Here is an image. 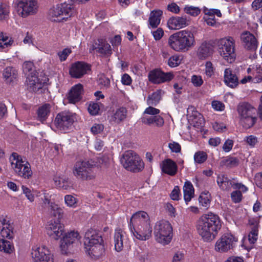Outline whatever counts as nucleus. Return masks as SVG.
I'll return each mask as SVG.
<instances>
[{
  "label": "nucleus",
  "mask_w": 262,
  "mask_h": 262,
  "mask_svg": "<svg viewBox=\"0 0 262 262\" xmlns=\"http://www.w3.org/2000/svg\"><path fill=\"white\" fill-rule=\"evenodd\" d=\"M221 227L219 216L211 212L203 215L197 223L198 233L205 241L214 239Z\"/></svg>",
  "instance_id": "f257e3e1"
},
{
  "label": "nucleus",
  "mask_w": 262,
  "mask_h": 262,
  "mask_svg": "<svg viewBox=\"0 0 262 262\" xmlns=\"http://www.w3.org/2000/svg\"><path fill=\"white\" fill-rule=\"evenodd\" d=\"M129 225L132 232L137 239L146 241L151 237L152 228L146 212L141 211L134 213L130 220Z\"/></svg>",
  "instance_id": "f03ea898"
},
{
  "label": "nucleus",
  "mask_w": 262,
  "mask_h": 262,
  "mask_svg": "<svg viewBox=\"0 0 262 262\" xmlns=\"http://www.w3.org/2000/svg\"><path fill=\"white\" fill-rule=\"evenodd\" d=\"M169 47L177 52H186L195 44L193 34L188 30H184L171 35L168 40Z\"/></svg>",
  "instance_id": "7ed1b4c3"
},
{
  "label": "nucleus",
  "mask_w": 262,
  "mask_h": 262,
  "mask_svg": "<svg viewBox=\"0 0 262 262\" xmlns=\"http://www.w3.org/2000/svg\"><path fill=\"white\" fill-rule=\"evenodd\" d=\"M11 166L16 176L25 179H30L32 171L30 163L16 152H13L9 158Z\"/></svg>",
  "instance_id": "20e7f679"
},
{
  "label": "nucleus",
  "mask_w": 262,
  "mask_h": 262,
  "mask_svg": "<svg viewBox=\"0 0 262 262\" xmlns=\"http://www.w3.org/2000/svg\"><path fill=\"white\" fill-rule=\"evenodd\" d=\"M241 125L245 128L253 126L256 121V109L247 102L240 103L237 107Z\"/></svg>",
  "instance_id": "39448f33"
},
{
  "label": "nucleus",
  "mask_w": 262,
  "mask_h": 262,
  "mask_svg": "<svg viewBox=\"0 0 262 262\" xmlns=\"http://www.w3.org/2000/svg\"><path fill=\"white\" fill-rule=\"evenodd\" d=\"M120 162L124 168L134 172H139L144 167V162L132 150L125 151L121 157Z\"/></svg>",
  "instance_id": "423d86ee"
},
{
  "label": "nucleus",
  "mask_w": 262,
  "mask_h": 262,
  "mask_svg": "<svg viewBox=\"0 0 262 262\" xmlns=\"http://www.w3.org/2000/svg\"><path fill=\"white\" fill-rule=\"evenodd\" d=\"M156 240L163 245L168 244L172 237V228L169 222L162 220L156 223L154 230Z\"/></svg>",
  "instance_id": "0eeeda50"
},
{
  "label": "nucleus",
  "mask_w": 262,
  "mask_h": 262,
  "mask_svg": "<svg viewBox=\"0 0 262 262\" xmlns=\"http://www.w3.org/2000/svg\"><path fill=\"white\" fill-rule=\"evenodd\" d=\"M72 5L66 3L58 4L51 9L49 13V19L53 21L67 20L74 14Z\"/></svg>",
  "instance_id": "6e6552de"
},
{
  "label": "nucleus",
  "mask_w": 262,
  "mask_h": 262,
  "mask_svg": "<svg viewBox=\"0 0 262 262\" xmlns=\"http://www.w3.org/2000/svg\"><path fill=\"white\" fill-rule=\"evenodd\" d=\"M234 40L229 37L222 38L218 41V50L220 55L229 63L234 61L236 57L234 52Z\"/></svg>",
  "instance_id": "1a4fd4ad"
},
{
  "label": "nucleus",
  "mask_w": 262,
  "mask_h": 262,
  "mask_svg": "<svg viewBox=\"0 0 262 262\" xmlns=\"http://www.w3.org/2000/svg\"><path fill=\"white\" fill-rule=\"evenodd\" d=\"M80 237L77 231H72L64 234L60 244L61 253L63 254L71 253L72 249L79 243Z\"/></svg>",
  "instance_id": "9d476101"
},
{
  "label": "nucleus",
  "mask_w": 262,
  "mask_h": 262,
  "mask_svg": "<svg viewBox=\"0 0 262 262\" xmlns=\"http://www.w3.org/2000/svg\"><path fill=\"white\" fill-rule=\"evenodd\" d=\"M93 168V165L90 164L89 161L77 162L74 166L73 173L77 178L85 180H92L95 177Z\"/></svg>",
  "instance_id": "9b49d317"
},
{
  "label": "nucleus",
  "mask_w": 262,
  "mask_h": 262,
  "mask_svg": "<svg viewBox=\"0 0 262 262\" xmlns=\"http://www.w3.org/2000/svg\"><path fill=\"white\" fill-rule=\"evenodd\" d=\"M17 10L24 17L36 13L38 9L37 0H18Z\"/></svg>",
  "instance_id": "f8f14e48"
},
{
  "label": "nucleus",
  "mask_w": 262,
  "mask_h": 262,
  "mask_svg": "<svg viewBox=\"0 0 262 262\" xmlns=\"http://www.w3.org/2000/svg\"><path fill=\"white\" fill-rule=\"evenodd\" d=\"M74 116L69 112H62L57 114L55 119L56 126L60 130L69 129L74 122Z\"/></svg>",
  "instance_id": "ddd939ff"
},
{
  "label": "nucleus",
  "mask_w": 262,
  "mask_h": 262,
  "mask_svg": "<svg viewBox=\"0 0 262 262\" xmlns=\"http://www.w3.org/2000/svg\"><path fill=\"white\" fill-rule=\"evenodd\" d=\"M35 262H53V255L45 246H34L31 252Z\"/></svg>",
  "instance_id": "4468645a"
},
{
  "label": "nucleus",
  "mask_w": 262,
  "mask_h": 262,
  "mask_svg": "<svg viewBox=\"0 0 262 262\" xmlns=\"http://www.w3.org/2000/svg\"><path fill=\"white\" fill-rule=\"evenodd\" d=\"M237 239L231 234L227 233L223 235L216 242L215 249L221 252H226L232 249Z\"/></svg>",
  "instance_id": "2eb2a0df"
},
{
  "label": "nucleus",
  "mask_w": 262,
  "mask_h": 262,
  "mask_svg": "<svg viewBox=\"0 0 262 262\" xmlns=\"http://www.w3.org/2000/svg\"><path fill=\"white\" fill-rule=\"evenodd\" d=\"M150 81L155 84H160L170 81L173 78V75L170 73H164L160 70H154L150 71L148 75Z\"/></svg>",
  "instance_id": "dca6fc26"
},
{
  "label": "nucleus",
  "mask_w": 262,
  "mask_h": 262,
  "mask_svg": "<svg viewBox=\"0 0 262 262\" xmlns=\"http://www.w3.org/2000/svg\"><path fill=\"white\" fill-rule=\"evenodd\" d=\"M96 51L104 56H109L112 54L110 45L103 39H98L93 44L90 49V52Z\"/></svg>",
  "instance_id": "f3484780"
},
{
  "label": "nucleus",
  "mask_w": 262,
  "mask_h": 262,
  "mask_svg": "<svg viewBox=\"0 0 262 262\" xmlns=\"http://www.w3.org/2000/svg\"><path fill=\"white\" fill-rule=\"evenodd\" d=\"M47 234L52 238L58 239L63 235L64 226L59 222H51L46 227Z\"/></svg>",
  "instance_id": "a211bd4d"
},
{
  "label": "nucleus",
  "mask_w": 262,
  "mask_h": 262,
  "mask_svg": "<svg viewBox=\"0 0 262 262\" xmlns=\"http://www.w3.org/2000/svg\"><path fill=\"white\" fill-rule=\"evenodd\" d=\"M90 70V66L81 61H78L74 63L70 70V74L72 77L79 78L86 73Z\"/></svg>",
  "instance_id": "6ab92c4d"
},
{
  "label": "nucleus",
  "mask_w": 262,
  "mask_h": 262,
  "mask_svg": "<svg viewBox=\"0 0 262 262\" xmlns=\"http://www.w3.org/2000/svg\"><path fill=\"white\" fill-rule=\"evenodd\" d=\"M241 38L245 49L251 51L256 50L257 48V41L253 34L246 31L241 34Z\"/></svg>",
  "instance_id": "aec40b11"
},
{
  "label": "nucleus",
  "mask_w": 262,
  "mask_h": 262,
  "mask_svg": "<svg viewBox=\"0 0 262 262\" xmlns=\"http://www.w3.org/2000/svg\"><path fill=\"white\" fill-rule=\"evenodd\" d=\"M102 243H98L96 244L84 245L86 252L92 259H97L104 253V246Z\"/></svg>",
  "instance_id": "412c9836"
},
{
  "label": "nucleus",
  "mask_w": 262,
  "mask_h": 262,
  "mask_svg": "<svg viewBox=\"0 0 262 262\" xmlns=\"http://www.w3.org/2000/svg\"><path fill=\"white\" fill-rule=\"evenodd\" d=\"M28 89L30 91L36 92L41 89L44 84L46 83V80H40L35 74L28 76L26 80Z\"/></svg>",
  "instance_id": "4be33fe9"
},
{
  "label": "nucleus",
  "mask_w": 262,
  "mask_h": 262,
  "mask_svg": "<svg viewBox=\"0 0 262 262\" xmlns=\"http://www.w3.org/2000/svg\"><path fill=\"white\" fill-rule=\"evenodd\" d=\"M189 25V20L183 16H173L167 21V26L170 30H179Z\"/></svg>",
  "instance_id": "5701e85b"
},
{
  "label": "nucleus",
  "mask_w": 262,
  "mask_h": 262,
  "mask_svg": "<svg viewBox=\"0 0 262 262\" xmlns=\"http://www.w3.org/2000/svg\"><path fill=\"white\" fill-rule=\"evenodd\" d=\"M125 232L121 229L115 230L114 234L115 249L118 252L123 250L124 244L128 246L127 239L125 238Z\"/></svg>",
  "instance_id": "b1692460"
},
{
  "label": "nucleus",
  "mask_w": 262,
  "mask_h": 262,
  "mask_svg": "<svg viewBox=\"0 0 262 262\" xmlns=\"http://www.w3.org/2000/svg\"><path fill=\"white\" fill-rule=\"evenodd\" d=\"M160 167L162 172L170 176L176 175L178 171L177 164L170 159L163 160L160 164Z\"/></svg>",
  "instance_id": "393cba45"
},
{
  "label": "nucleus",
  "mask_w": 262,
  "mask_h": 262,
  "mask_svg": "<svg viewBox=\"0 0 262 262\" xmlns=\"http://www.w3.org/2000/svg\"><path fill=\"white\" fill-rule=\"evenodd\" d=\"M103 239L101 235L96 230L90 229L85 233L84 237V245L96 244L98 243H102Z\"/></svg>",
  "instance_id": "a878e982"
},
{
  "label": "nucleus",
  "mask_w": 262,
  "mask_h": 262,
  "mask_svg": "<svg viewBox=\"0 0 262 262\" xmlns=\"http://www.w3.org/2000/svg\"><path fill=\"white\" fill-rule=\"evenodd\" d=\"M224 78L225 83L231 88H235L239 84L237 76L229 68L225 70Z\"/></svg>",
  "instance_id": "bb28decb"
},
{
  "label": "nucleus",
  "mask_w": 262,
  "mask_h": 262,
  "mask_svg": "<svg viewBox=\"0 0 262 262\" xmlns=\"http://www.w3.org/2000/svg\"><path fill=\"white\" fill-rule=\"evenodd\" d=\"M213 52V46L208 42H204L199 47L196 55L199 59L204 60L211 56Z\"/></svg>",
  "instance_id": "cd10ccee"
},
{
  "label": "nucleus",
  "mask_w": 262,
  "mask_h": 262,
  "mask_svg": "<svg viewBox=\"0 0 262 262\" xmlns=\"http://www.w3.org/2000/svg\"><path fill=\"white\" fill-rule=\"evenodd\" d=\"M83 86L81 84H78L72 88L69 93L68 99L70 102L75 103L80 101L82 98Z\"/></svg>",
  "instance_id": "c85d7f7f"
},
{
  "label": "nucleus",
  "mask_w": 262,
  "mask_h": 262,
  "mask_svg": "<svg viewBox=\"0 0 262 262\" xmlns=\"http://www.w3.org/2000/svg\"><path fill=\"white\" fill-rule=\"evenodd\" d=\"M13 228L12 225L7 222L6 220H0L1 234L3 237L11 239L13 237Z\"/></svg>",
  "instance_id": "c756f323"
},
{
  "label": "nucleus",
  "mask_w": 262,
  "mask_h": 262,
  "mask_svg": "<svg viewBox=\"0 0 262 262\" xmlns=\"http://www.w3.org/2000/svg\"><path fill=\"white\" fill-rule=\"evenodd\" d=\"M18 75V72L16 69L11 66L7 67L4 69L3 72V77L7 83H11L16 78Z\"/></svg>",
  "instance_id": "7c9ffc66"
},
{
  "label": "nucleus",
  "mask_w": 262,
  "mask_h": 262,
  "mask_svg": "<svg viewBox=\"0 0 262 262\" xmlns=\"http://www.w3.org/2000/svg\"><path fill=\"white\" fill-rule=\"evenodd\" d=\"M162 11L160 10H153L151 12L148 19L149 25L152 28H156L160 24Z\"/></svg>",
  "instance_id": "2f4dec72"
},
{
  "label": "nucleus",
  "mask_w": 262,
  "mask_h": 262,
  "mask_svg": "<svg viewBox=\"0 0 262 262\" xmlns=\"http://www.w3.org/2000/svg\"><path fill=\"white\" fill-rule=\"evenodd\" d=\"M127 111L125 107H120L117 108L111 117L112 122L119 124L125 120L127 117Z\"/></svg>",
  "instance_id": "473e14b6"
},
{
  "label": "nucleus",
  "mask_w": 262,
  "mask_h": 262,
  "mask_svg": "<svg viewBox=\"0 0 262 262\" xmlns=\"http://www.w3.org/2000/svg\"><path fill=\"white\" fill-rule=\"evenodd\" d=\"M231 187L235 189L241 190L243 192H246L248 190L247 187L243 184L234 182L227 177V181H225L223 185H221V189L229 190Z\"/></svg>",
  "instance_id": "72a5a7b5"
},
{
  "label": "nucleus",
  "mask_w": 262,
  "mask_h": 262,
  "mask_svg": "<svg viewBox=\"0 0 262 262\" xmlns=\"http://www.w3.org/2000/svg\"><path fill=\"white\" fill-rule=\"evenodd\" d=\"M141 122L148 125H150L153 123H155L157 126H162L164 124V120L160 116H143L141 118Z\"/></svg>",
  "instance_id": "f704fd0d"
},
{
  "label": "nucleus",
  "mask_w": 262,
  "mask_h": 262,
  "mask_svg": "<svg viewBox=\"0 0 262 262\" xmlns=\"http://www.w3.org/2000/svg\"><path fill=\"white\" fill-rule=\"evenodd\" d=\"M51 105L48 103H46L38 107L37 114V120L43 123L46 120L50 113Z\"/></svg>",
  "instance_id": "c9c22d12"
},
{
  "label": "nucleus",
  "mask_w": 262,
  "mask_h": 262,
  "mask_svg": "<svg viewBox=\"0 0 262 262\" xmlns=\"http://www.w3.org/2000/svg\"><path fill=\"white\" fill-rule=\"evenodd\" d=\"M184 198L186 203L189 202L194 194V188L191 183L186 181L183 186Z\"/></svg>",
  "instance_id": "e433bc0d"
},
{
  "label": "nucleus",
  "mask_w": 262,
  "mask_h": 262,
  "mask_svg": "<svg viewBox=\"0 0 262 262\" xmlns=\"http://www.w3.org/2000/svg\"><path fill=\"white\" fill-rule=\"evenodd\" d=\"M48 211L51 216L57 218L58 220L61 219L63 216V211L62 209L55 203L51 204L48 208Z\"/></svg>",
  "instance_id": "4c0bfd02"
},
{
  "label": "nucleus",
  "mask_w": 262,
  "mask_h": 262,
  "mask_svg": "<svg viewBox=\"0 0 262 262\" xmlns=\"http://www.w3.org/2000/svg\"><path fill=\"white\" fill-rule=\"evenodd\" d=\"M23 70L27 77L36 74L34 70V64L31 61H25L23 64Z\"/></svg>",
  "instance_id": "58836bf2"
},
{
  "label": "nucleus",
  "mask_w": 262,
  "mask_h": 262,
  "mask_svg": "<svg viewBox=\"0 0 262 262\" xmlns=\"http://www.w3.org/2000/svg\"><path fill=\"white\" fill-rule=\"evenodd\" d=\"M14 249L12 244L9 242L4 239L0 238V250L7 253H11Z\"/></svg>",
  "instance_id": "ea45409f"
},
{
  "label": "nucleus",
  "mask_w": 262,
  "mask_h": 262,
  "mask_svg": "<svg viewBox=\"0 0 262 262\" xmlns=\"http://www.w3.org/2000/svg\"><path fill=\"white\" fill-rule=\"evenodd\" d=\"M161 99L160 91H156L151 95H149L147 99V103L149 105H156Z\"/></svg>",
  "instance_id": "a19ab883"
},
{
  "label": "nucleus",
  "mask_w": 262,
  "mask_h": 262,
  "mask_svg": "<svg viewBox=\"0 0 262 262\" xmlns=\"http://www.w3.org/2000/svg\"><path fill=\"white\" fill-rule=\"evenodd\" d=\"M55 185L63 189H67L69 187V183L68 179L60 177H56L54 178Z\"/></svg>",
  "instance_id": "79ce46f5"
},
{
  "label": "nucleus",
  "mask_w": 262,
  "mask_h": 262,
  "mask_svg": "<svg viewBox=\"0 0 262 262\" xmlns=\"http://www.w3.org/2000/svg\"><path fill=\"white\" fill-rule=\"evenodd\" d=\"M187 116L190 118H192V120H195L197 118L202 121L203 120L202 115L199 113L194 106H190L187 108Z\"/></svg>",
  "instance_id": "37998d69"
},
{
  "label": "nucleus",
  "mask_w": 262,
  "mask_h": 262,
  "mask_svg": "<svg viewBox=\"0 0 262 262\" xmlns=\"http://www.w3.org/2000/svg\"><path fill=\"white\" fill-rule=\"evenodd\" d=\"M13 41L9 39L8 36H4L3 32H0V51L11 46Z\"/></svg>",
  "instance_id": "c03bdc74"
},
{
  "label": "nucleus",
  "mask_w": 262,
  "mask_h": 262,
  "mask_svg": "<svg viewBox=\"0 0 262 262\" xmlns=\"http://www.w3.org/2000/svg\"><path fill=\"white\" fill-rule=\"evenodd\" d=\"M207 157V155L205 152L199 151L195 153L194 155V160L195 162L201 164L206 161Z\"/></svg>",
  "instance_id": "a18cd8bd"
},
{
  "label": "nucleus",
  "mask_w": 262,
  "mask_h": 262,
  "mask_svg": "<svg viewBox=\"0 0 262 262\" xmlns=\"http://www.w3.org/2000/svg\"><path fill=\"white\" fill-rule=\"evenodd\" d=\"M9 6L5 4L0 5V20L6 19L9 15Z\"/></svg>",
  "instance_id": "49530a36"
},
{
  "label": "nucleus",
  "mask_w": 262,
  "mask_h": 262,
  "mask_svg": "<svg viewBox=\"0 0 262 262\" xmlns=\"http://www.w3.org/2000/svg\"><path fill=\"white\" fill-rule=\"evenodd\" d=\"M185 12L193 16H196L201 13V10L196 7L186 6L184 8Z\"/></svg>",
  "instance_id": "de8ad7c7"
},
{
  "label": "nucleus",
  "mask_w": 262,
  "mask_h": 262,
  "mask_svg": "<svg viewBox=\"0 0 262 262\" xmlns=\"http://www.w3.org/2000/svg\"><path fill=\"white\" fill-rule=\"evenodd\" d=\"M205 73L208 77H211L214 75V68L211 62H206Z\"/></svg>",
  "instance_id": "09e8293b"
},
{
  "label": "nucleus",
  "mask_w": 262,
  "mask_h": 262,
  "mask_svg": "<svg viewBox=\"0 0 262 262\" xmlns=\"http://www.w3.org/2000/svg\"><path fill=\"white\" fill-rule=\"evenodd\" d=\"M100 110L98 103L91 102L88 107V111L92 115H96Z\"/></svg>",
  "instance_id": "8fccbe9b"
},
{
  "label": "nucleus",
  "mask_w": 262,
  "mask_h": 262,
  "mask_svg": "<svg viewBox=\"0 0 262 262\" xmlns=\"http://www.w3.org/2000/svg\"><path fill=\"white\" fill-rule=\"evenodd\" d=\"M258 230L257 228L251 229V231L248 235V240L251 244H254L257 239Z\"/></svg>",
  "instance_id": "3c124183"
},
{
  "label": "nucleus",
  "mask_w": 262,
  "mask_h": 262,
  "mask_svg": "<svg viewBox=\"0 0 262 262\" xmlns=\"http://www.w3.org/2000/svg\"><path fill=\"white\" fill-rule=\"evenodd\" d=\"M243 192L241 190H236L233 191L231 194V198L232 201L235 203H239L242 201Z\"/></svg>",
  "instance_id": "603ef678"
},
{
  "label": "nucleus",
  "mask_w": 262,
  "mask_h": 262,
  "mask_svg": "<svg viewBox=\"0 0 262 262\" xmlns=\"http://www.w3.org/2000/svg\"><path fill=\"white\" fill-rule=\"evenodd\" d=\"M64 202L68 206L74 207L77 203V199L72 195H66L64 196Z\"/></svg>",
  "instance_id": "864d4df0"
},
{
  "label": "nucleus",
  "mask_w": 262,
  "mask_h": 262,
  "mask_svg": "<svg viewBox=\"0 0 262 262\" xmlns=\"http://www.w3.org/2000/svg\"><path fill=\"white\" fill-rule=\"evenodd\" d=\"M180 62V57L178 56L174 55L169 58L167 64L170 67L173 68L179 66Z\"/></svg>",
  "instance_id": "5fc2aeb1"
},
{
  "label": "nucleus",
  "mask_w": 262,
  "mask_h": 262,
  "mask_svg": "<svg viewBox=\"0 0 262 262\" xmlns=\"http://www.w3.org/2000/svg\"><path fill=\"white\" fill-rule=\"evenodd\" d=\"M239 160L236 157H228L225 161V164L230 167L236 166L238 165Z\"/></svg>",
  "instance_id": "6e6d98bb"
},
{
  "label": "nucleus",
  "mask_w": 262,
  "mask_h": 262,
  "mask_svg": "<svg viewBox=\"0 0 262 262\" xmlns=\"http://www.w3.org/2000/svg\"><path fill=\"white\" fill-rule=\"evenodd\" d=\"M244 141L251 147H254L258 143L257 138L253 135L246 137Z\"/></svg>",
  "instance_id": "4d7b16f0"
},
{
  "label": "nucleus",
  "mask_w": 262,
  "mask_h": 262,
  "mask_svg": "<svg viewBox=\"0 0 262 262\" xmlns=\"http://www.w3.org/2000/svg\"><path fill=\"white\" fill-rule=\"evenodd\" d=\"M71 53V50L70 49L66 48L63 50L62 51L58 53V55L59 57L60 61H64L68 56Z\"/></svg>",
  "instance_id": "13d9d810"
},
{
  "label": "nucleus",
  "mask_w": 262,
  "mask_h": 262,
  "mask_svg": "<svg viewBox=\"0 0 262 262\" xmlns=\"http://www.w3.org/2000/svg\"><path fill=\"white\" fill-rule=\"evenodd\" d=\"M180 194L179 187L176 186L170 193V198L173 200H179Z\"/></svg>",
  "instance_id": "bf43d9fd"
},
{
  "label": "nucleus",
  "mask_w": 262,
  "mask_h": 262,
  "mask_svg": "<svg viewBox=\"0 0 262 262\" xmlns=\"http://www.w3.org/2000/svg\"><path fill=\"white\" fill-rule=\"evenodd\" d=\"M21 188L23 193L25 194L27 198V199L31 202L34 201V196L31 193V191L30 190V189L24 185L22 186Z\"/></svg>",
  "instance_id": "052dcab7"
},
{
  "label": "nucleus",
  "mask_w": 262,
  "mask_h": 262,
  "mask_svg": "<svg viewBox=\"0 0 262 262\" xmlns=\"http://www.w3.org/2000/svg\"><path fill=\"white\" fill-rule=\"evenodd\" d=\"M191 82L195 86H200L203 83V80L200 76L193 75L191 77Z\"/></svg>",
  "instance_id": "680f3d73"
},
{
  "label": "nucleus",
  "mask_w": 262,
  "mask_h": 262,
  "mask_svg": "<svg viewBox=\"0 0 262 262\" xmlns=\"http://www.w3.org/2000/svg\"><path fill=\"white\" fill-rule=\"evenodd\" d=\"M160 110L159 109L156 108L150 105L149 107L146 108L144 112V114H148L154 116H156L160 113Z\"/></svg>",
  "instance_id": "e2e57ef3"
},
{
  "label": "nucleus",
  "mask_w": 262,
  "mask_h": 262,
  "mask_svg": "<svg viewBox=\"0 0 262 262\" xmlns=\"http://www.w3.org/2000/svg\"><path fill=\"white\" fill-rule=\"evenodd\" d=\"M168 147L172 152L178 153L181 152V147L180 145L176 142H172L168 144Z\"/></svg>",
  "instance_id": "0e129e2a"
},
{
  "label": "nucleus",
  "mask_w": 262,
  "mask_h": 262,
  "mask_svg": "<svg viewBox=\"0 0 262 262\" xmlns=\"http://www.w3.org/2000/svg\"><path fill=\"white\" fill-rule=\"evenodd\" d=\"M104 129V126L101 124H95L91 127V132L94 134H98L101 133Z\"/></svg>",
  "instance_id": "69168bd1"
},
{
  "label": "nucleus",
  "mask_w": 262,
  "mask_h": 262,
  "mask_svg": "<svg viewBox=\"0 0 262 262\" xmlns=\"http://www.w3.org/2000/svg\"><path fill=\"white\" fill-rule=\"evenodd\" d=\"M153 36L156 40H160L164 35V31L161 28H158L152 32Z\"/></svg>",
  "instance_id": "338daca9"
},
{
  "label": "nucleus",
  "mask_w": 262,
  "mask_h": 262,
  "mask_svg": "<svg viewBox=\"0 0 262 262\" xmlns=\"http://www.w3.org/2000/svg\"><path fill=\"white\" fill-rule=\"evenodd\" d=\"M233 141L232 140L228 139L224 143L223 146V149L225 152H229L232 148Z\"/></svg>",
  "instance_id": "774afa93"
}]
</instances>
